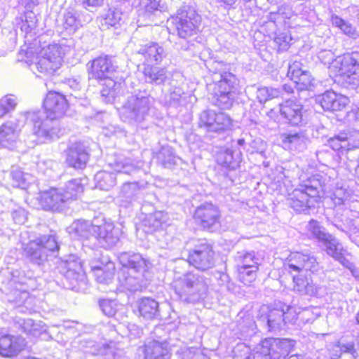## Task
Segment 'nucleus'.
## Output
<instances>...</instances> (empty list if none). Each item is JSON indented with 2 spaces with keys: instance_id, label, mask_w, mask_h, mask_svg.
Returning <instances> with one entry per match:
<instances>
[{
  "instance_id": "obj_63",
  "label": "nucleus",
  "mask_w": 359,
  "mask_h": 359,
  "mask_svg": "<svg viewBox=\"0 0 359 359\" xmlns=\"http://www.w3.org/2000/svg\"><path fill=\"white\" fill-rule=\"evenodd\" d=\"M344 142H345V140L343 132H341L339 134L330 137L327 140L328 145L333 150L340 151L341 153L344 151H347L346 149V145L344 144Z\"/></svg>"
},
{
  "instance_id": "obj_15",
  "label": "nucleus",
  "mask_w": 359,
  "mask_h": 359,
  "mask_svg": "<svg viewBox=\"0 0 359 359\" xmlns=\"http://www.w3.org/2000/svg\"><path fill=\"white\" fill-rule=\"evenodd\" d=\"M93 228V239L97 241L98 244L104 248L116 245L122 233L119 227L115 226L110 222L95 225Z\"/></svg>"
},
{
  "instance_id": "obj_61",
  "label": "nucleus",
  "mask_w": 359,
  "mask_h": 359,
  "mask_svg": "<svg viewBox=\"0 0 359 359\" xmlns=\"http://www.w3.org/2000/svg\"><path fill=\"white\" fill-rule=\"evenodd\" d=\"M17 104L18 98L14 95H6L0 99V110L3 115L14 110Z\"/></svg>"
},
{
  "instance_id": "obj_29",
  "label": "nucleus",
  "mask_w": 359,
  "mask_h": 359,
  "mask_svg": "<svg viewBox=\"0 0 359 359\" xmlns=\"http://www.w3.org/2000/svg\"><path fill=\"white\" fill-rule=\"evenodd\" d=\"M128 4L127 1L120 2L115 8H110L104 18L105 25L111 27L121 25L127 18L126 8Z\"/></svg>"
},
{
  "instance_id": "obj_53",
  "label": "nucleus",
  "mask_w": 359,
  "mask_h": 359,
  "mask_svg": "<svg viewBox=\"0 0 359 359\" xmlns=\"http://www.w3.org/2000/svg\"><path fill=\"white\" fill-rule=\"evenodd\" d=\"M18 324L22 330L27 334L37 337L41 333V325L39 323H35L30 318L19 319Z\"/></svg>"
},
{
  "instance_id": "obj_16",
  "label": "nucleus",
  "mask_w": 359,
  "mask_h": 359,
  "mask_svg": "<svg viewBox=\"0 0 359 359\" xmlns=\"http://www.w3.org/2000/svg\"><path fill=\"white\" fill-rule=\"evenodd\" d=\"M23 114H20L15 121H7L0 126V144L2 147L11 148L18 139L21 126L26 121H30V119L22 121L20 116Z\"/></svg>"
},
{
  "instance_id": "obj_22",
  "label": "nucleus",
  "mask_w": 359,
  "mask_h": 359,
  "mask_svg": "<svg viewBox=\"0 0 359 359\" xmlns=\"http://www.w3.org/2000/svg\"><path fill=\"white\" fill-rule=\"evenodd\" d=\"M316 100L324 110L327 111H340L349 102L347 97L337 95L332 90H327L317 96Z\"/></svg>"
},
{
  "instance_id": "obj_38",
  "label": "nucleus",
  "mask_w": 359,
  "mask_h": 359,
  "mask_svg": "<svg viewBox=\"0 0 359 359\" xmlns=\"http://www.w3.org/2000/svg\"><path fill=\"white\" fill-rule=\"evenodd\" d=\"M172 353H174V355L177 359H210L199 349L193 347H187L186 346L178 347L176 345H173Z\"/></svg>"
},
{
  "instance_id": "obj_62",
  "label": "nucleus",
  "mask_w": 359,
  "mask_h": 359,
  "mask_svg": "<svg viewBox=\"0 0 359 359\" xmlns=\"http://www.w3.org/2000/svg\"><path fill=\"white\" fill-rule=\"evenodd\" d=\"M307 230L309 233L318 242H320L324 236H326L328 233L325 231V229L319 225V223L315 220H311L306 226Z\"/></svg>"
},
{
  "instance_id": "obj_50",
  "label": "nucleus",
  "mask_w": 359,
  "mask_h": 359,
  "mask_svg": "<svg viewBox=\"0 0 359 359\" xmlns=\"http://www.w3.org/2000/svg\"><path fill=\"white\" fill-rule=\"evenodd\" d=\"M284 311L280 309H272L267 316V325L269 330H277L285 324Z\"/></svg>"
},
{
  "instance_id": "obj_3",
  "label": "nucleus",
  "mask_w": 359,
  "mask_h": 359,
  "mask_svg": "<svg viewBox=\"0 0 359 359\" xmlns=\"http://www.w3.org/2000/svg\"><path fill=\"white\" fill-rule=\"evenodd\" d=\"M285 269L292 275L294 290L300 294L309 296H321L325 288L313 284L306 273H314L319 269L316 257L308 253L299 252L291 253L284 264Z\"/></svg>"
},
{
  "instance_id": "obj_12",
  "label": "nucleus",
  "mask_w": 359,
  "mask_h": 359,
  "mask_svg": "<svg viewBox=\"0 0 359 359\" xmlns=\"http://www.w3.org/2000/svg\"><path fill=\"white\" fill-rule=\"evenodd\" d=\"M60 273L69 282L71 289H76L81 284H86V276L81 260L75 255L62 262L60 266Z\"/></svg>"
},
{
  "instance_id": "obj_58",
  "label": "nucleus",
  "mask_w": 359,
  "mask_h": 359,
  "mask_svg": "<svg viewBox=\"0 0 359 359\" xmlns=\"http://www.w3.org/2000/svg\"><path fill=\"white\" fill-rule=\"evenodd\" d=\"M346 151L353 150L359 148V130H344L343 131Z\"/></svg>"
},
{
  "instance_id": "obj_4",
  "label": "nucleus",
  "mask_w": 359,
  "mask_h": 359,
  "mask_svg": "<svg viewBox=\"0 0 359 359\" xmlns=\"http://www.w3.org/2000/svg\"><path fill=\"white\" fill-rule=\"evenodd\" d=\"M155 104V99L146 91L128 96L118 110L121 119L129 124L138 125L147 120Z\"/></svg>"
},
{
  "instance_id": "obj_57",
  "label": "nucleus",
  "mask_w": 359,
  "mask_h": 359,
  "mask_svg": "<svg viewBox=\"0 0 359 359\" xmlns=\"http://www.w3.org/2000/svg\"><path fill=\"white\" fill-rule=\"evenodd\" d=\"M124 351L118 347L117 344L110 341L108 344H102L98 350L97 354L106 356H113L114 358H121L124 355Z\"/></svg>"
},
{
  "instance_id": "obj_23",
  "label": "nucleus",
  "mask_w": 359,
  "mask_h": 359,
  "mask_svg": "<svg viewBox=\"0 0 359 359\" xmlns=\"http://www.w3.org/2000/svg\"><path fill=\"white\" fill-rule=\"evenodd\" d=\"M109 165L117 175H135L141 171L144 163L130 158L119 157Z\"/></svg>"
},
{
  "instance_id": "obj_49",
  "label": "nucleus",
  "mask_w": 359,
  "mask_h": 359,
  "mask_svg": "<svg viewBox=\"0 0 359 359\" xmlns=\"http://www.w3.org/2000/svg\"><path fill=\"white\" fill-rule=\"evenodd\" d=\"M11 176L13 180V185L22 189H26L27 186L34 180L30 174L24 172L19 168L13 167Z\"/></svg>"
},
{
  "instance_id": "obj_54",
  "label": "nucleus",
  "mask_w": 359,
  "mask_h": 359,
  "mask_svg": "<svg viewBox=\"0 0 359 359\" xmlns=\"http://www.w3.org/2000/svg\"><path fill=\"white\" fill-rule=\"evenodd\" d=\"M239 279L244 284L248 285L253 282L257 276L259 267H236Z\"/></svg>"
},
{
  "instance_id": "obj_52",
  "label": "nucleus",
  "mask_w": 359,
  "mask_h": 359,
  "mask_svg": "<svg viewBox=\"0 0 359 359\" xmlns=\"http://www.w3.org/2000/svg\"><path fill=\"white\" fill-rule=\"evenodd\" d=\"M215 104L223 109H228L231 107L235 100V92L230 93H214Z\"/></svg>"
},
{
  "instance_id": "obj_10",
  "label": "nucleus",
  "mask_w": 359,
  "mask_h": 359,
  "mask_svg": "<svg viewBox=\"0 0 359 359\" xmlns=\"http://www.w3.org/2000/svg\"><path fill=\"white\" fill-rule=\"evenodd\" d=\"M288 344L286 339H264L256 347L257 351L245 359H285L289 352Z\"/></svg>"
},
{
  "instance_id": "obj_51",
  "label": "nucleus",
  "mask_w": 359,
  "mask_h": 359,
  "mask_svg": "<svg viewBox=\"0 0 359 359\" xmlns=\"http://www.w3.org/2000/svg\"><path fill=\"white\" fill-rule=\"evenodd\" d=\"M256 95L257 99L260 103H265L280 96L281 90L279 88L263 86L257 88Z\"/></svg>"
},
{
  "instance_id": "obj_42",
  "label": "nucleus",
  "mask_w": 359,
  "mask_h": 359,
  "mask_svg": "<svg viewBox=\"0 0 359 359\" xmlns=\"http://www.w3.org/2000/svg\"><path fill=\"white\" fill-rule=\"evenodd\" d=\"M161 0H139L137 6L138 7L139 16L144 18H150L152 14L156 11H161L163 6L161 5Z\"/></svg>"
},
{
  "instance_id": "obj_41",
  "label": "nucleus",
  "mask_w": 359,
  "mask_h": 359,
  "mask_svg": "<svg viewBox=\"0 0 359 359\" xmlns=\"http://www.w3.org/2000/svg\"><path fill=\"white\" fill-rule=\"evenodd\" d=\"M236 78L230 72H223L220 74L219 81L215 84L214 93H222L235 92L234 86Z\"/></svg>"
},
{
  "instance_id": "obj_34",
  "label": "nucleus",
  "mask_w": 359,
  "mask_h": 359,
  "mask_svg": "<svg viewBox=\"0 0 359 359\" xmlns=\"http://www.w3.org/2000/svg\"><path fill=\"white\" fill-rule=\"evenodd\" d=\"M37 19L33 11H25L15 20V26L25 34L35 29Z\"/></svg>"
},
{
  "instance_id": "obj_17",
  "label": "nucleus",
  "mask_w": 359,
  "mask_h": 359,
  "mask_svg": "<svg viewBox=\"0 0 359 359\" xmlns=\"http://www.w3.org/2000/svg\"><path fill=\"white\" fill-rule=\"evenodd\" d=\"M81 27V15L73 8L66 10L57 20V32L66 36L74 34Z\"/></svg>"
},
{
  "instance_id": "obj_44",
  "label": "nucleus",
  "mask_w": 359,
  "mask_h": 359,
  "mask_svg": "<svg viewBox=\"0 0 359 359\" xmlns=\"http://www.w3.org/2000/svg\"><path fill=\"white\" fill-rule=\"evenodd\" d=\"M355 350L351 343L338 344L333 346L331 358L332 359H355Z\"/></svg>"
},
{
  "instance_id": "obj_60",
  "label": "nucleus",
  "mask_w": 359,
  "mask_h": 359,
  "mask_svg": "<svg viewBox=\"0 0 359 359\" xmlns=\"http://www.w3.org/2000/svg\"><path fill=\"white\" fill-rule=\"evenodd\" d=\"M269 178L274 184L280 187L282 184H285L287 180V175L285 169L282 166H276L268 174Z\"/></svg>"
},
{
  "instance_id": "obj_5",
  "label": "nucleus",
  "mask_w": 359,
  "mask_h": 359,
  "mask_svg": "<svg viewBox=\"0 0 359 359\" xmlns=\"http://www.w3.org/2000/svg\"><path fill=\"white\" fill-rule=\"evenodd\" d=\"M172 285L182 300L195 302L205 297L209 281L203 274L190 271L182 276H175Z\"/></svg>"
},
{
  "instance_id": "obj_2",
  "label": "nucleus",
  "mask_w": 359,
  "mask_h": 359,
  "mask_svg": "<svg viewBox=\"0 0 359 359\" xmlns=\"http://www.w3.org/2000/svg\"><path fill=\"white\" fill-rule=\"evenodd\" d=\"M118 259L122 266L118 273L120 289L136 292L145 288L151 279V263L142 255L134 252H121Z\"/></svg>"
},
{
  "instance_id": "obj_45",
  "label": "nucleus",
  "mask_w": 359,
  "mask_h": 359,
  "mask_svg": "<svg viewBox=\"0 0 359 359\" xmlns=\"http://www.w3.org/2000/svg\"><path fill=\"white\" fill-rule=\"evenodd\" d=\"M318 58L321 63L328 67L331 72L337 75V70L340 68L341 64H336L337 60H344L343 57H335L334 53L330 50H321L318 53Z\"/></svg>"
},
{
  "instance_id": "obj_27",
  "label": "nucleus",
  "mask_w": 359,
  "mask_h": 359,
  "mask_svg": "<svg viewBox=\"0 0 359 359\" xmlns=\"http://www.w3.org/2000/svg\"><path fill=\"white\" fill-rule=\"evenodd\" d=\"M95 225L89 221L77 220L74 222L68 228V233L74 239L91 240L93 234V227Z\"/></svg>"
},
{
  "instance_id": "obj_7",
  "label": "nucleus",
  "mask_w": 359,
  "mask_h": 359,
  "mask_svg": "<svg viewBox=\"0 0 359 359\" xmlns=\"http://www.w3.org/2000/svg\"><path fill=\"white\" fill-rule=\"evenodd\" d=\"M89 79H94L99 81H104V84L107 89L102 90V95L114 97L120 83L111 79V76L116 71L111 57L108 55L100 56L88 62Z\"/></svg>"
},
{
  "instance_id": "obj_32",
  "label": "nucleus",
  "mask_w": 359,
  "mask_h": 359,
  "mask_svg": "<svg viewBox=\"0 0 359 359\" xmlns=\"http://www.w3.org/2000/svg\"><path fill=\"white\" fill-rule=\"evenodd\" d=\"M161 102L168 107H177L185 103V93L179 86H172L161 98Z\"/></svg>"
},
{
  "instance_id": "obj_46",
  "label": "nucleus",
  "mask_w": 359,
  "mask_h": 359,
  "mask_svg": "<svg viewBox=\"0 0 359 359\" xmlns=\"http://www.w3.org/2000/svg\"><path fill=\"white\" fill-rule=\"evenodd\" d=\"M96 187L102 190H109L116 183L114 172L107 170L100 171L95 176Z\"/></svg>"
},
{
  "instance_id": "obj_56",
  "label": "nucleus",
  "mask_w": 359,
  "mask_h": 359,
  "mask_svg": "<svg viewBox=\"0 0 359 359\" xmlns=\"http://www.w3.org/2000/svg\"><path fill=\"white\" fill-rule=\"evenodd\" d=\"M100 307L104 315L111 317L116 316L123 305L115 299H102L100 302Z\"/></svg>"
},
{
  "instance_id": "obj_21",
  "label": "nucleus",
  "mask_w": 359,
  "mask_h": 359,
  "mask_svg": "<svg viewBox=\"0 0 359 359\" xmlns=\"http://www.w3.org/2000/svg\"><path fill=\"white\" fill-rule=\"evenodd\" d=\"M88 159L89 154L82 143H74L67 151L66 161L69 166L76 169L85 168Z\"/></svg>"
},
{
  "instance_id": "obj_8",
  "label": "nucleus",
  "mask_w": 359,
  "mask_h": 359,
  "mask_svg": "<svg viewBox=\"0 0 359 359\" xmlns=\"http://www.w3.org/2000/svg\"><path fill=\"white\" fill-rule=\"evenodd\" d=\"M59 250L55 235H43L30 241L24 248V253L30 262L38 265L44 262L50 252Z\"/></svg>"
},
{
  "instance_id": "obj_55",
  "label": "nucleus",
  "mask_w": 359,
  "mask_h": 359,
  "mask_svg": "<svg viewBox=\"0 0 359 359\" xmlns=\"http://www.w3.org/2000/svg\"><path fill=\"white\" fill-rule=\"evenodd\" d=\"M291 81H294L295 87L299 90H306L313 86V79L311 78L309 72L306 69L297 74V77L291 79Z\"/></svg>"
},
{
  "instance_id": "obj_13",
  "label": "nucleus",
  "mask_w": 359,
  "mask_h": 359,
  "mask_svg": "<svg viewBox=\"0 0 359 359\" xmlns=\"http://www.w3.org/2000/svg\"><path fill=\"white\" fill-rule=\"evenodd\" d=\"M335 63L341 64L340 68L337 70V75L352 88L359 86V53L345 55L344 60H338Z\"/></svg>"
},
{
  "instance_id": "obj_48",
  "label": "nucleus",
  "mask_w": 359,
  "mask_h": 359,
  "mask_svg": "<svg viewBox=\"0 0 359 359\" xmlns=\"http://www.w3.org/2000/svg\"><path fill=\"white\" fill-rule=\"evenodd\" d=\"M331 22L333 26L339 28L345 35L352 39H357L359 36L355 28L350 23L336 14L331 15Z\"/></svg>"
},
{
  "instance_id": "obj_20",
  "label": "nucleus",
  "mask_w": 359,
  "mask_h": 359,
  "mask_svg": "<svg viewBox=\"0 0 359 359\" xmlns=\"http://www.w3.org/2000/svg\"><path fill=\"white\" fill-rule=\"evenodd\" d=\"M136 53L144 57L147 65H158L166 56L163 47L155 42L141 45Z\"/></svg>"
},
{
  "instance_id": "obj_35",
  "label": "nucleus",
  "mask_w": 359,
  "mask_h": 359,
  "mask_svg": "<svg viewBox=\"0 0 359 359\" xmlns=\"http://www.w3.org/2000/svg\"><path fill=\"white\" fill-rule=\"evenodd\" d=\"M140 315L146 319L156 318L159 316L158 303L153 299L142 298L138 303Z\"/></svg>"
},
{
  "instance_id": "obj_30",
  "label": "nucleus",
  "mask_w": 359,
  "mask_h": 359,
  "mask_svg": "<svg viewBox=\"0 0 359 359\" xmlns=\"http://www.w3.org/2000/svg\"><path fill=\"white\" fill-rule=\"evenodd\" d=\"M241 156L240 151H233L231 149H223L217 153L216 161L224 167L235 169L241 161Z\"/></svg>"
},
{
  "instance_id": "obj_43",
  "label": "nucleus",
  "mask_w": 359,
  "mask_h": 359,
  "mask_svg": "<svg viewBox=\"0 0 359 359\" xmlns=\"http://www.w3.org/2000/svg\"><path fill=\"white\" fill-rule=\"evenodd\" d=\"M235 260L236 262V267H259L260 265L259 258L256 255L254 251L238 252Z\"/></svg>"
},
{
  "instance_id": "obj_40",
  "label": "nucleus",
  "mask_w": 359,
  "mask_h": 359,
  "mask_svg": "<svg viewBox=\"0 0 359 359\" xmlns=\"http://www.w3.org/2000/svg\"><path fill=\"white\" fill-rule=\"evenodd\" d=\"M157 160L164 168H172L177 165L180 158L175 155L172 147L166 146L163 147L157 154Z\"/></svg>"
},
{
  "instance_id": "obj_59",
  "label": "nucleus",
  "mask_w": 359,
  "mask_h": 359,
  "mask_svg": "<svg viewBox=\"0 0 359 359\" xmlns=\"http://www.w3.org/2000/svg\"><path fill=\"white\" fill-rule=\"evenodd\" d=\"M40 51H46L47 53L46 57L50 58L51 60H55V57L59 59V63L62 65V57L64 52L60 45L53 43L43 46Z\"/></svg>"
},
{
  "instance_id": "obj_28",
  "label": "nucleus",
  "mask_w": 359,
  "mask_h": 359,
  "mask_svg": "<svg viewBox=\"0 0 359 359\" xmlns=\"http://www.w3.org/2000/svg\"><path fill=\"white\" fill-rule=\"evenodd\" d=\"M45 56H47L46 51H39L37 61L32 65V69H36L44 75H51L59 69L61 65L57 57H55V60H51Z\"/></svg>"
},
{
  "instance_id": "obj_39",
  "label": "nucleus",
  "mask_w": 359,
  "mask_h": 359,
  "mask_svg": "<svg viewBox=\"0 0 359 359\" xmlns=\"http://www.w3.org/2000/svg\"><path fill=\"white\" fill-rule=\"evenodd\" d=\"M147 185V182H126L121 187L120 196L125 198L126 201H132L140 192L144 190Z\"/></svg>"
},
{
  "instance_id": "obj_18",
  "label": "nucleus",
  "mask_w": 359,
  "mask_h": 359,
  "mask_svg": "<svg viewBox=\"0 0 359 359\" xmlns=\"http://www.w3.org/2000/svg\"><path fill=\"white\" fill-rule=\"evenodd\" d=\"M194 217L203 228L210 229L219 223L220 212L217 206L205 203L196 208Z\"/></svg>"
},
{
  "instance_id": "obj_26",
  "label": "nucleus",
  "mask_w": 359,
  "mask_h": 359,
  "mask_svg": "<svg viewBox=\"0 0 359 359\" xmlns=\"http://www.w3.org/2000/svg\"><path fill=\"white\" fill-rule=\"evenodd\" d=\"M25 345V340L22 337L10 334L0 336V354L4 356L8 357L20 352Z\"/></svg>"
},
{
  "instance_id": "obj_11",
  "label": "nucleus",
  "mask_w": 359,
  "mask_h": 359,
  "mask_svg": "<svg viewBox=\"0 0 359 359\" xmlns=\"http://www.w3.org/2000/svg\"><path fill=\"white\" fill-rule=\"evenodd\" d=\"M215 252L211 245L200 241L189 252L188 262L196 269L206 271L214 266Z\"/></svg>"
},
{
  "instance_id": "obj_47",
  "label": "nucleus",
  "mask_w": 359,
  "mask_h": 359,
  "mask_svg": "<svg viewBox=\"0 0 359 359\" xmlns=\"http://www.w3.org/2000/svg\"><path fill=\"white\" fill-rule=\"evenodd\" d=\"M324 236L323 239L319 242L320 246L330 256L333 258L337 257V255L344 250L341 245L336 238L329 233Z\"/></svg>"
},
{
  "instance_id": "obj_6",
  "label": "nucleus",
  "mask_w": 359,
  "mask_h": 359,
  "mask_svg": "<svg viewBox=\"0 0 359 359\" xmlns=\"http://www.w3.org/2000/svg\"><path fill=\"white\" fill-rule=\"evenodd\" d=\"M320 190H323L321 182L318 176H313L288 194L287 203L296 212L308 210L313 205Z\"/></svg>"
},
{
  "instance_id": "obj_25",
  "label": "nucleus",
  "mask_w": 359,
  "mask_h": 359,
  "mask_svg": "<svg viewBox=\"0 0 359 359\" xmlns=\"http://www.w3.org/2000/svg\"><path fill=\"white\" fill-rule=\"evenodd\" d=\"M172 346L170 339L163 342L152 340L147 342L143 348L145 359H158L164 358L172 353Z\"/></svg>"
},
{
  "instance_id": "obj_37",
  "label": "nucleus",
  "mask_w": 359,
  "mask_h": 359,
  "mask_svg": "<svg viewBox=\"0 0 359 359\" xmlns=\"http://www.w3.org/2000/svg\"><path fill=\"white\" fill-rule=\"evenodd\" d=\"M62 190L64 197L70 203L76 200L83 191V186L81 179H72L68 181L64 187L60 188Z\"/></svg>"
},
{
  "instance_id": "obj_9",
  "label": "nucleus",
  "mask_w": 359,
  "mask_h": 359,
  "mask_svg": "<svg viewBox=\"0 0 359 359\" xmlns=\"http://www.w3.org/2000/svg\"><path fill=\"white\" fill-rule=\"evenodd\" d=\"M171 22L177 35L180 38L187 39L199 30L201 17L194 8L184 6L172 18Z\"/></svg>"
},
{
  "instance_id": "obj_64",
  "label": "nucleus",
  "mask_w": 359,
  "mask_h": 359,
  "mask_svg": "<svg viewBox=\"0 0 359 359\" xmlns=\"http://www.w3.org/2000/svg\"><path fill=\"white\" fill-rule=\"evenodd\" d=\"M292 40V37L287 32H282L277 34L274 38V42L278 46L279 50H286L289 43Z\"/></svg>"
},
{
  "instance_id": "obj_33",
  "label": "nucleus",
  "mask_w": 359,
  "mask_h": 359,
  "mask_svg": "<svg viewBox=\"0 0 359 359\" xmlns=\"http://www.w3.org/2000/svg\"><path fill=\"white\" fill-rule=\"evenodd\" d=\"M114 264L108 262L105 265L101 263L99 265L91 266L96 280L100 283L109 284L114 274Z\"/></svg>"
},
{
  "instance_id": "obj_14",
  "label": "nucleus",
  "mask_w": 359,
  "mask_h": 359,
  "mask_svg": "<svg viewBox=\"0 0 359 359\" xmlns=\"http://www.w3.org/2000/svg\"><path fill=\"white\" fill-rule=\"evenodd\" d=\"M198 124L201 128H204L208 131L219 133L229 130L232 126V120L224 112L205 110L200 114Z\"/></svg>"
},
{
  "instance_id": "obj_36",
  "label": "nucleus",
  "mask_w": 359,
  "mask_h": 359,
  "mask_svg": "<svg viewBox=\"0 0 359 359\" xmlns=\"http://www.w3.org/2000/svg\"><path fill=\"white\" fill-rule=\"evenodd\" d=\"M168 217L167 213L163 211H156L150 214L143 220V224L148 227L147 232H153L166 225Z\"/></svg>"
},
{
  "instance_id": "obj_31",
  "label": "nucleus",
  "mask_w": 359,
  "mask_h": 359,
  "mask_svg": "<svg viewBox=\"0 0 359 359\" xmlns=\"http://www.w3.org/2000/svg\"><path fill=\"white\" fill-rule=\"evenodd\" d=\"M143 74L146 83L156 85L163 84L168 77L165 68L154 67L152 65L144 66Z\"/></svg>"
},
{
  "instance_id": "obj_24",
  "label": "nucleus",
  "mask_w": 359,
  "mask_h": 359,
  "mask_svg": "<svg viewBox=\"0 0 359 359\" xmlns=\"http://www.w3.org/2000/svg\"><path fill=\"white\" fill-rule=\"evenodd\" d=\"M302 105L295 100L290 99L280 104V114L292 126H298L302 123Z\"/></svg>"
},
{
  "instance_id": "obj_1",
  "label": "nucleus",
  "mask_w": 359,
  "mask_h": 359,
  "mask_svg": "<svg viewBox=\"0 0 359 359\" xmlns=\"http://www.w3.org/2000/svg\"><path fill=\"white\" fill-rule=\"evenodd\" d=\"M46 117L41 118L40 111H26L20 116L23 119H30L33 123V133L42 142H48L59 138L61 128L58 118L62 117L67 109L65 97L60 93L50 91L43 100Z\"/></svg>"
},
{
  "instance_id": "obj_19",
  "label": "nucleus",
  "mask_w": 359,
  "mask_h": 359,
  "mask_svg": "<svg viewBox=\"0 0 359 359\" xmlns=\"http://www.w3.org/2000/svg\"><path fill=\"white\" fill-rule=\"evenodd\" d=\"M41 204L46 210L62 211L69 205V203L64 197L62 190L52 188L41 193Z\"/></svg>"
}]
</instances>
